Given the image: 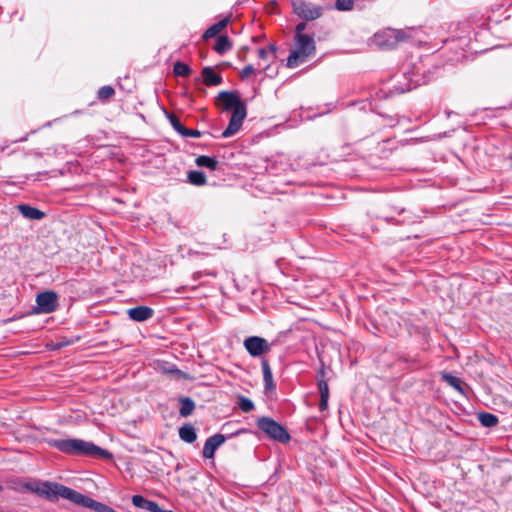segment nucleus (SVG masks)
<instances>
[{
    "mask_svg": "<svg viewBox=\"0 0 512 512\" xmlns=\"http://www.w3.org/2000/svg\"><path fill=\"white\" fill-rule=\"evenodd\" d=\"M47 443L50 447L68 455L88 456L103 459L112 458V454L109 451L102 449L92 442L82 439H49Z\"/></svg>",
    "mask_w": 512,
    "mask_h": 512,
    "instance_id": "obj_1",
    "label": "nucleus"
},
{
    "mask_svg": "<svg viewBox=\"0 0 512 512\" xmlns=\"http://www.w3.org/2000/svg\"><path fill=\"white\" fill-rule=\"evenodd\" d=\"M9 487L17 492H32L45 497L49 501H57L61 497L60 487H64V485L36 479L17 478L9 481Z\"/></svg>",
    "mask_w": 512,
    "mask_h": 512,
    "instance_id": "obj_2",
    "label": "nucleus"
},
{
    "mask_svg": "<svg viewBox=\"0 0 512 512\" xmlns=\"http://www.w3.org/2000/svg\"><path fill=\"white\" fill-rule=\"evenodd\" d=\"M296 49L293 50L287 58V66L295 68L304 63L316 51L314 38L310 35L295 37Z\"/></svg>",
    "mask_w": 512,
    "mask_h": 512,
    "instance_id": "obj_3",
    "label": "nucleus"
},
{
    "mask_svg": "<svg viewBox=\"0 0 512 512\" xmlns=\"http://www.w3.org/2000/svg\"><path fill=\"white\" fill-rule=\"evenodd\" d=\"M60 491L61 498L67 499L79 506L90 508L96 512H117L112 507L107 506L101 502H98L67 486L60 487Z\"/></svg>",
    "mask_w": 512,
    "mask_h": 512,
    "instance_id": "obj_4",
    "label": "nucleus"
},
{
    "mask_svg": "<svg viewBox=\"0 0 512 512\" xmlns=\"http://www.w3.org/2000/svg\"><path fill=\"white\" fill-rule=\"evenodd\" d=\"M257 426L260 430L265 432L270 438L277 440L281 443H286L290 440V435L287 432V430L272 418H259L257 420Z\"/></svg>",
    "mask_w": 512,
    "mask_h": 512,
    "instance_id": "obj_5",
    "label": "nucleus"
},
{
    "mask_svg": "<svg viewBox=\"0 0 512 512\" xmlns=\"http://www.w3.org/2000/svg\"><path fill=\"white\" fill-rule=\"evenodd\" d=\"M247 115V109L244 102L232 109V116L230 118L227 128L223 131L222 137L229 138L236 134L242 127V123Z\"/></svg>",
    "mask_w": 512,
    "mask_h": 512,
    "instance_id": "obj_6",
    "label": "nucleus"
},
{
    "mask_svg": "<svg viewBox=\"0 0 512 512\" xmlns=\"http://www.w3.org/2000/svg\"><path fill=\"white\" fill-rule=\"evenodd\" d=\"M294 12L306 21H313L322 15V9L310 2L295 0L292 2Z\"/></svg>",
    "mask_w": 512,
    "mask_h": 512,
    "instance_id": "obj_7",
    "label": "nucleus"
},
{
    "mask_svg": "<svg viewBox=\"0 0 512 512\" xmlns=\"http://www.w3.org/2000/svg\"><path fill=\"white\" fill-rule=\"evenodd\" d=\"M58 296L53 291H44L37 295L36 297V313H52L58 307Z\"/></svg>",
    "mask_w": 512,
    "mask_h": 512,
    "instance_id": "obj_8",
    "label": "nucleus"
},
{
    "mask_svg": "<svg viewBox=\"0 0 512 512\" xmlns=\"http://www.w3.org/2000/svg\"><path fill=\"white\" fill-rule=\"evenodd\" d=\"M244 347L252 357H259L270 351L271 345L268 341L259 336L247 337L244 342Z\"/></svg>",
    "mask_w": 512,
    "mask_h": 512,
    "instance_id": "obj_9",
    "label": "nucleus"
},
{
    "mask_svg": "<svg viewBox=\"0 0 512 512\" xmlns=\"http://www.w3.org/2000/svg\"><path fill=\"white\" fill-rule=\"evenodd\" d=\"M217 100L222 111H230L243 102L236 93L230 91H221Z\"/></svg>",
    "mask_w": 512,
    "mask_h": 512,
    "instance_id": "obj_10",
    "label": "nucleus"
},
{
    "mask_svg": "<svg viewBox=\"0 0 512 512\" xmlns=\"http://www.w3.org/2000/svg\"><path fill=\"white\" fill-rule=\"evenodd\" d=\"M403 70V75L409 79L410 83L406 88H401V92L409 91L427 82L424 73L420 72V67H416L414 70L404 67Z\"/></svg>",
    "mask_w": 512,
    "mask_h": 512,
    "instance_id": "obj_11",
    "label": "nucleus"
},
{
    "mask_svg": "<svg viewBox=\"0 0 512 512\" xmlns=\"http://www.w3.org/2000/svg\"><path fill=\"white\" fill-rule=\"evenodd\" d=\"M226 437L223 434H215L209 437L203 447L202 455L206 459L214 457L216 450L225 442Z\"/></svg>",
    "mask_w": 512,
    "mask_h": 512,
    "instance_id": "obj_12",
    "label": "nucleus"
},
{
    "mask_svg": "<svg viewBox=\"0 0 512 512\" xmlns=\"http://www.w3.org/2000/svg\"><path fill=\"white\" fill-rule=\"evenodd\" d=\"M127 314L131 320L143 322L150 319L153 316L154 311L152 308L147 306H137L128 309Z\"/></svg>",
    "mask_w": 512,
    "mask_h": 512,
    "instance_id": "obj_13",
    "label": "nucleus"
},
{
    "mask_svg": "<svg viewBox=\"0 0 512 512\" xmlns=\"http://www.w3.org/2000/svg\"><path fill=\"white\" fill-rule=\"evenodd\" d=\"M261 367L263 372L264 388L266 393L275 391L276 385L273 380V374L267 359L262 358Z\"/></svg>",
    "mask_w": 512,
    "mask_h": 512,
    "instance_id": "obj_14",
    "label": "nucleus"
},
{
    "mask_svg": "<svg viewBox=\"0 0 512 512\" xmlns=\"http://www.w3.org/2000/svg\"><path fill=\"white\" fill-rule=\"evenodd\" d=\"M18 210L20 211L22 216L27 218V219L41 220V219H43L45 217V213L44 212H42L41 210H39V209H37L35 207L27 205V204L19 205L18 206Z\"/></svg>",
    "mask_w": 512,
    "mask_h": 512,
    "instance_id": "obj_15",
    "label": "nucleus"
},
{
    "mask_svg": "<svg viewBox=\"0 0 512 512\" xmlns=\"http://www.w3.org/2000/svg\"><path fill=\"white\" fill-rule=\"evenodd\" d=\"M203 81L207 86H217L222 83V77L212 68L205 67L202 70Z\"/></svg>",
    "mask_w": 512,
    "mask_h": 512,
    "instance_id": "obj_16",
    "label": "nucleus"
},
{
    "mask_svg": "<svg viewBox=\"0 0 512 512\" xmlns=\"http://www.w3.org/2000/svg\"><path fill=\"white\" fill-rule=\"evenodd\" d=\"M442 380L453 387L460 394L465 395L466 384L460 378L449 373H444L442 374Z\"/></svg>",
    "mask_w": 512,
    "mask_h": 512,
    "instance_id": "obj_17",
    "label": "nucleus"
},
{
    "mask_svg": "<svg viewBox=\"0 0 512 512\" xmlns=\"http://www.w3.org/2000/svg\"><path fill=\"white\" fill-rule=\"evenodd\" d=\"M179 437L186 443H193L197 439V434L194 426L185 424L179 428Z\"/></svg>",
    "mask_w": 512,
    "mask_h": 512,
    "instance_id": "obj_18",
    "label": "nucleus"
},
{
    "mask_svg": "<svg viewBox=\"0 0 512 512\" xmlns=\"http://www.w3.org/2000/svg\"><path fill=\"white\" fill-rule=\"evenodd\" d=\"M228 22H229V18H224V19L218 21L217 23L213 24L204 32L203 38L205 40H207L209 38L215 37L218 33H220L228 25Z\"/></svg>",
    "mask_w": 512,
    "mask_h": 512,
    "instance_id": "obj_19",
    "label": "nucleus"
},
{
    "mask_svg": "<svg viewBox=\"0 0 512 512\" xmlns=\"http://www.w3.org/2000/svg\"><path fill=\"white\" fill-rule=\"evenodd\" d=\"M195 163L199 167L208 168L211 171H215L218 168V161L215 157H210L206 155L198 156L195 159Z\"/></svg>",
    "mask_w": 512,
    "mask_h": 512,
    "instance_id": "obj_20",
    "label": "nucleus"
},
{
    "mask_svg": "<svg viewBox=\"0 0 512 512\" xmlns=\"http://www.w3.org/2000/svg\"><path fill=\"white\" fill-rule=\"evenodd\" d=\"M231 48H232V43L228 36L221 35L216 39V42L214 45V50L218 54L222 55V54L226 53L228 50H230Z\"/></svg>",
    "mask_w": 512,
    "mask_h": 512,
    "instance_id": "obj_21",
    "label": "nucleus"
},
{
    "mask_svg": "<svg viewBox=\"0 0 512 512\" xmlns=\"http://www.w3.org/2000/svg\"><path fill=\"white\" fill-rule=\"evenodd\" d=\"M195 409L194 401L189 397H182L180 399L179 414L182 417H187L192 414Z\"/></svg>",
    "mask_w": 512,
    "mask_h": 512,
    "instance_id": "obj_22",
    "label": "nucleus"
},
{
    "mask_svg": "<svg viewBox=\"0 0 512 512\" xmlns=\"http://www.w3.org/2000/svg\"><path fill=\"white\" fill-rule=\"evenodd\" d=\"M478 420L482 426L488 427V428L495 427L499 422L498 417L489 412L479 413Z\"/></svg>",
    "mask_w": 512,
    "mask_h": 512,
    "instance_id": "obj_23",
    "label": "nucleus"
},
{
    "mask_svg": "<svg viewBox=\"0 0 512 512\" xmlns=\"http://www.w3.org/2000/svg\"><path fill=\"white\" fill-rule=\"evenodd\" d=\"M206 175L202 171L193 170L188 173V181L195 186H202L206 184Z\"/></svg>",
    "mask_w": 512,
    "mask_h": 512,
    "instance_id": "obj_24",
    "label": "nucleus"
},
{
    "mask_svg": "<svg viewBox=\"0 0 512 512\" xmlns=\"http://www.w3.org/2000/svg\"><path fill=\"white\" fill-rule=\"evenodd\" d=\"M173 72L176 76L189 77L191 68L186 63L178 61L174 64Z\"/></svg>",
    "mask_w": 512,
    "mask_h": 512,
    "instance_id": "obj_25",
    "label": "nucleus"
},
{
    "mask_svg": "<svg viewBox=\"0 0 512 512\" xmlns=\"http://www.w3.org/2000/svg\"><path fill=\"white\" fill-rule=\"evenodd\" d=\"M257 52L258 57L262 60H267L270 54L272 58H276L277 47L275 44H270L268 50L265 48H259Z\"/></svg>",
    "mask_w": 512,
    "mask_h": 512,
    "instance_id": "obj_26",
    "label": "nucleus"
},
{
    "mask_svg": "<svg viewBox=\"0 0 512 512\" xmlns=\"http://www.w3.org/2000/svg\"><path fill=\"white\" fill-rule=\"evenodd\" d=\"M334 7L338 11H351L354 8V0H335Z\"/></svg>",
    "mask_w": 512,
    "mask_h": 512,
    "instance_id": "obj_27",
    "label": "nucleus"
},
{
    "mask_svg": "<svg viewBox=\"0 0 512 512\" xmlns=\"http://www.w3.org/2000/svg\"><path fill=\"white\" fill-rule=\"evenodd\" d=\"M115 94V90L112 86H102L98 91V98L102 101L108 100Z\"/></svg>",
    "mask_w": 512,
    "mask_h": 512,
    "instance_id": "obj_28",
    "label": "nucleus"
},
{
    "mask_svg": "<svg viewBox=\"0 0 512 512\" xmlns=\"http://www.w3.org/2000/svg\"><path fill=\"white\" fill-rule=\"evenodd\" d=\"M238 406L245 413H248L254 409V403L247 397H240Z\"/></svg>",
    "mask_w": 512,
    "mask_h": 512,
    "instance_id": "obj_29",
    "label": "nucleus"
},
{
    "mask_svg": "<svg viewBox=\"0 0 512 512\" xmlns=\"http://www.w3.org/2000/svg\"><path fill=\"white\" fill-rule=\"evenodd\" d=\"M168 119L170 121V124L174 128V130L177 131L181 135L183 133L185 126L181 123L179 118L174 114H169Z\"/></svg>",
    "mask_w": 512,
    "mask_h": 512,
    "instance_id": "obj_30",
    "label": "nucleus"
},
{
    "mask_svg": "<svg viewBox=\"0 0 512 512\" xmlns=\"http://www.w3.org/2000/svg\"><path fill=\"white\" fill-rule=\"evenodd\" d=\"M317 386L319 389L320 397H329V387L324 379H319L317 381Z\"/></svg>",
    "mask_w": 512,
    "mask_h": 512,
    "instance_id": "obj_31",
    "label": "nucleus"
},
{
    "mask_svg": "<svg viewBox=\"0 0 512 512\" xmlns=\"http://www.w3.org/2000/svg\"><path fill=\"white\" fill-rule=\"evenodd\" d=\"M148 499L144 498L143 496L141 495H133L132 496V504L137 507V508H141V509H144L145 508V505H146V502H147Z\"/></svg>",
    "mask_w": 512,
    "mask_h": 512,
    "instance_id": "obj_32",
    "label": "nucleus"
},
{
    "mask_svg": "<svg viewBox=\"0 0 512 512\" xmlns=\"http://www.w3.org/2000/svg\"><path fill=\"white\" fill-rule=\"evenodd\" d=\"M144 509L147 511H150V512H163V510L159 507V505L156 502L151 501V500H147Z\"/></svg>",
    "mask_w": 512,
    "mask_h": 512,
    "instance_id": "obj_33",
    "label": "nucleus"
},
{
    "mask_svg": "<svg viewBox=\"0 0 512 512\" xmlns=\"http://www.w3.org/2000/svg\"><path fill=\"white\" fill-rule=\"evenodd\" d=\"M181 136L183 137H195V138H198L201 136V132L199 130H196V129H188V128H184L183 130V133L181 134Z\"/></svg>",
    "mask_w": 512,
    "mask_h": 512,
    "instance_id": "obj_34",
    "label": "nucleus"
},
{
    "mask_svg": "<svg viewBox=\"0 0 512 512\" xmlns=\"http://www.w3.org/2000/svg\"><path fill=\"white\" fill-rule=\"evenodd\" d=\"M254 72H255V68H254V66H253V65H251V64H249V65H246V66L242 69V71H241V73H240V76H241V78H242V79H245V78L249 77V76H250L252 73H254Z\"/></svg>",
    "mask_w": 512,
    "mask_h": 512,
    "instance_id": "obj_35",
    "label": "nucleus"
},
{
    "mask_svg": "<svg viewBox=\"0 0 512 512\" xmlns=\"http://www.w3.org/2000/svg\"><path fill=\"white\" fill-rule=\"evenodd\" d=\"M306 29V24L304 22L298 23L295 28V37L299 36H308L304 34L303 31Z\"/></svg>",
    "mask_w": 512,
    "mask_h": 512,
    "instance_id": "obj_36",
    "label": "nucleus"
},
{
    "mask_svg": "<svg viewBox=\"0 0 512 512\" xmlns=\"http://www.w3.org/2000/svg\"><path fill=\"white\" fill-rule=\"evenodd\" d=\"M328 399L329 397H320V403H319V408L321 411H324L327 409L328 407Z\"/></svg>",
    "mask_w": 512,
    "mask_h": 512,
    "instance_id": "obj_37",
    "label": "nucleus"
},
{
    "mask_svg": "<svg viewBox=\"0 0 512 512\" xmlns=\"http://www.w3.org/2000/svg\"><path fill=\"white\" fill-rule=\"evenodd\" d=\"M168 372L172 373V374H176V375L181 374V371L179 369H177L176 367L169 369Z\"/></svg>",
    "mask_w": 512,
    "mask_h": 512,
    "instance_id": "obj_38",
    "label": "nucleus"
},
{
    "mask_svg": "<svg viewBox=\"0 0 512 512\" xmlns=\"http://www.w3.org/2000/svg\"><path fill=\"white\" fill-rule=\"evenodd\" d=\"M388 223H391V219L390 218H386L385 219Z\"/></svg>",
    "mask_w": 512,
    "mask_h": 512,
    "instance_id": "obj_39",
    "label": "nucleus"
},
{
    "mask_svg": "<svg viewBox=\"0 0 512 512\" xmlns=\"http://www.w3.org/2000/svg\"><path fill=\"white\" fill-rule=\"evenodd\" d=\"M399 37H400V33H399V32H397V34H396V38L398 39Z\"/></svg>",
    "mask_w": 512,
    "mask_h": 512,
    "instance_id": "obj_40",
    "label": "nucleus"
},
{
    "mask_svg": "<svg viewBox=\"0 0 512 512\" xmlns=\"http://www.w3.org/2000/svg\"><path fill=\"white\" fill-rule=\"evenodd\" d=\"M3 491V486L0 484V493Z\"/></svg>",
    "mask_w": 512,
    "mask_h": 512,
    "instance_id": "obj_41",
    "label": "nucleus"
},
{
    "mask_svg": "<svg viewBox=\"0 0 512 512\" xmlns=\"http://www.w3.org/2000/svg\"><path fill=\"white\" fill-rule=\"evenodd\" d=\"M163 512H172V511H163Z\"/></svg>",
    "mask_w": 512,
    "mask_h": 512,
    "instance_id": "obj_42",
    "label": "nucleus"
}]
</instances>
